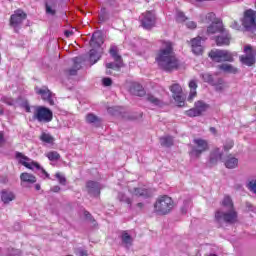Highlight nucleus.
<instances>
[{
    "mask_svg": "<svg viewBox=\"0 0 256 256\" xmlns=\"http://www.w3.org/2000/svg\"><path fill=\"white\" fill-rule=\"evenodd\" d=\"M20 181L33 185V183H37V177L31 173L23 172L20 175Z\"/></svg>",
    "mask_w": 256,
    "mask_h": 256,
    "instance_id": "nucleus-28",
    "label": "nucleus"
},
{
    "mask_svg": "<svg viewBox=\"0 0 256 256\" xmlns=\"http://www.w3.org/2000/svg\"><path fill=\"white\" fill-rule=\"evenodd\" d=\"M34 121H38V123H51L53 121V111L45 106H33Z\"/></svg>",
    "mask_w": 256,
    "mask_h": 256,
    "instance_id": "nucleus-4",
    "label": "nucleus"
},
{
    "mask_svg": "<svg viewBox=\"0 0 256 256\" xmlns=\"http://www.w3.org/2000/svg\"><path fill=\"white\" fill-rule=\"evenodd\" d=\"M215 41L218 47L228 46L231 44V34H229V31L225 29L218 36H216Z\"/></svg>",
    "mask_w": 256,
    "mask_h": 256,
    "instance_id": "nucleus-16",
    "label": "nucleus"
},
{
    "mask_svg": "<svg viewBox=\"0 0 256 256\" xmlns=\"http://www.w3.org/2000/svg\"><path fill=\"white\" fill-rule=\"evenodd\" d=\"M223 207H227L228 210H235V207L233 206V200L229 196H225L222 201Z\"/></svg>",
    "mask_w": 256,
    "mask_h": 256,
    "instance_id": "nucleus-37",
    "label": "nucleus"
},
{
    "mask_svg": "<svg viewBox=\"0 0 256 256\" xmlns=\"http://www.w3.org/2000/svg\"><path fill=\"white\" fill-rule=\"evenodd\" d=\"M1 101H2L3 103H5L6 105H10V106L15 105V100H13V98L2 97V98H1Z\"/></svg>",
    "mask_w": 256,
    "mask_h": 256,
    "instance_id": "nucleus-46",
    "label": "nucleus"
},
{
    "mask_svg": "<svg viewBox=\"0 0 256 256\" xmlns=\"http://www.w3.org/2000/svg\"><path fill=\"white\" fill-rule=\"evenodd\" d=\"M202 79L203 81H205V83H209L210 85H212L213 83V80L215 78H213V75L209 74V73H206V74H203L202 75Z\"/></svg>",
    "mask_w": 256,
    "mask_h": 256,
    "instance_id": "nucleus-41",
    "label": "nucleus"
},
{
    "mask_svg": "<svg viewBox=\"0 0 256 256\" xmlns=\"http://www.w3.org/2000/svg\"><path fill=\"white\" fill-rule=\"evenodd\" d=\"M120 238L126 249H129L133 245V237L127 231H122Z\"/></svg>",
    "mask_w": 256,
    "mask_h": 256,
    "instance_id": "nucleus-29",
    "label": "nucleus"
},
{
    "mask_svg": "<svg viewBox=\"0 0 256 256\" xmlns=\"http://www.w3.org/2000/svg\"><path fill=\"white\" fill-rule=\"evenodd\" d=\"M86 121L87 123H100L101 119H99V117H97L95 114L89 113L86 116Z\"/></svg>",
    "mask_w": 256,
    "mask_h": 256,
    "instance_id": "nucleus-40",
    "label": "nucleus"
},
{
    "mask_svg": "<svg viewBox=\"0 0 256 256\" xmlns=\"http://www.w3.org/2000/svg\"><path fill=\"white\" fill-rule=\"evenodd\" d=\"M117 199L118 201H120V203H126V205H128L129 209H131V207H133V200L127 196L125 193L123 192H119L117 195Z\"/></svg>",
    "mask_w": 256,
    "mask_h": 256,
    "instance_id": "nucleus-30",
    "label": "nucleus"
},
{
    "mask_svg": "<svg viewBox=\"0 0 256 256\" xmlns=\"http://www.w3.org/2000/svg\"><path fill=\"white\" fill-rule=\"evenodd\" d=\"M194 146H192V150L190 151V155L194 157H201L205 151H209V142L205 139L196 138L193 140Z\"/></svg>",
    "mask_w": 256,
    "mask_h": 256,
    "instance_id": "nucleus-9",
    "label": "nucleus"
},
{
    "mask_svg": "<svg viewBox=\"0 0 256 256\" xmlns=\"http://www.w3.org/2000/svg\"><path fill=\"white\" fill-rule=\"evenodd\" d=\"M224 83L225 81H223V78H214L211 85L215 87L216 85H223Z\"/></svg>",
    "mask_w": 256,
    "mask_h": 256,
    "instance_id": "nucleus-51",
    "label": "nucleus"
},
{
    "mask_svg": "<svg viewBox=\"0 0 256 256\" xmlns=\"http://www.w3.org/2000/svg\"><path fill=\"white\" fill-rule=\"evenodd\" d=\"M189 207H191V201L189 199L184 200L183 206L181 207L182 213H187Z\"/></svg>",
    "mask_w": 256,
    "mask_h": 256,
    "instance_id": "nucleus-44",
    "label": "nucleus"
},
{
    "mask_svg": "<svg viewBox=\"0 0 256 256\" xmlns=\"http://www.w3.org/2000/svg\"><path fill=\"white\" fill-rule=\"evenodd\" d=\"M102 83L104 87H111V85H113V80L111 78H103Z\"/></svg>",
    "mask_w": 256,
    "mask_h": 256,
    "instance_id": "nucleus-50",
    "label": "nucleus"
},
{
    "mask_svg": "<svg viewBox=\"0 0 256 256\" xmlns=\"http://www.w3.org/2000/svg\"><path fill=\"white\" fill-rule=\"evenodd\" d=\"M86 189L88 195L92 197H99V195H101V184H99V182L88 181L86 183Z\"/></svg>",
    "mask_w": 256,
    "mask_h": 256,
    "instance_id": "nucleus-17",
    "label": "nucleus"
},
{
    "mask_svg": "<svg viewBox=\"0 0 256 256\" xmlns=\"http://www.w3.org/2000/svg\"><path fill=\"white\" fill-rule=\"evenodd\" d=\"M109 53L115 62L106 63V69L119 71L123 67V58L119 55V48L116 45H112Z\"/></svg>",
    "mask_w": 256,
    "mask_h": 256,
    "instance_id": "nucleus-7",
    "label": "nucleus"
},
{
    "mask_svg": "<svg viewBox=\"0 0 256 256\" xmlns=\"http://www.w3.org/2000/svg\"><path fill=\"white\" fill-rule=\"evenodd\" d=\"M209 109V104L205 103L203 100H198L195 102L194 107L186 111L187 117H200L205 111Z\"/></svg>",
    "mask_w": 256,
    "mask_h": 256,
    "instance_id": "nucleus-11",
    "label": "nucleus"
},
{
    "mask_svg": "<svg viewBox=\"0 0 256 256\" xmlns=\"http://www.w3.org/2000/svg\"><path fill=\"white\" fill-rule=\"evenodd\" d=\"M171 209H173V199L167 195L160 196L154 204V211L159 215H167L171 213Z\"/></svg>",
    "mask_w": 256,
    "mask_h": 256,
    "instance_id": "nucleus-3",
    "label": "nucleus"
},
{
    "mask_svg": "<svg viewBox=\"0 0 256 256\" xmlns=\"http://www.w3.org/2000/svg\"><path fill=\"white\" fill-rule=\"evenodd\" d=\"M217 68L220 70V71H223L224 73H232L235 75V73L238 72L237 68H235L233 65L231 64H220L217 66Z\"/></svg>",
    "mask_w": 256,
    "mask_h": 256,
    "instance_id": "nucleus-31",
    "label": "nucleus"
},
{
    "mask_svg": "<svg viewBox=\"0 0 256 256\" xmlns=\"http://www.w3.org/2000/svg\"><path fill=\"white\" fill-rule=\"evenodd\" d=\"M188 29H196L197 28V23L191 21L187 23Z\"/></svg>",
    "mask_w": 256,
    "mask_h": 256,
    "instance_id": "nucleus-54",
    "label": "nucleus"
},
{
    "mask_svg": "<svg viewBox=\"0 0 256 256\" xmlns=\"http://www.w3.org/2000/svg\"><path fill=\"white\" fill-rule=\"evenodd\" d=\"M237 211L228 210L227 212H223L221 210H217L215 213V221L216 223H227L228 225H235L238 219Z\"/></svg>",
    "mask_w": 256,
    "mask_h": 256,
    "instance_id": "nucleus-5",
    "label": "nucleus"
},
{
    "mask_svg": "<svg viewBox=\"0 0 256 256\" xmlns=\"http://www.w3.org/2000/svg\"><path fill=\"white\" fill-rule=\"evenodd\" d=\"M102 44L103 36L101 35V32H95L90 40V47H93V49H95L97 47H101Z\"/></svg>",
    "mask_w": 256,
    "mask_h": 256,
    "instance_id": "nucleus-24",
    "label": "nucleus"
},
{
    "mask_svg": "<svg viewBox=\"0 0 256 256\" xmlns=\"http://www.w3.org/2000/svg\"><path fill=\"white\" fill-rule=\"evenodd\" d=\"M233 145H235V142H233V140H227L224 144V151H229L230 149H233Z\"/></svg>",
    "mask_w": 256,
    "mask_h": 256,
    "instance_id": "nucleus-47",
    "label": "nucleus"
},
{
    "mask_svg": "<svg viewBox=\"0 0 256 256\" xmlns=\"http://www.w3.org/2000/svg\"><path fill=\"white\" fill-rule=\"evenodd\" d=\"M248 189H249L250 191H252V193H255V194H256V183L253 182V181H250V182L248 183Z\"/></svg>",
    "mask_w": 256,
    "mask_h": 256,
    "instance_id": "nucleus-53",
    "label": "nucleus"
},
{
    "mask_svg": "<svg viewBox=\"0 0 256 256\" xmlns=\"http://www.w3.org/2000/svg\"><path fill=\"white\" fill-rule=\"evenodd\" d=\"M191 47L195 55H201L203 53V46L201 45V37H196L192 39Z\"/></svg>",
    "mask_w": 256,
    "mask_h": 256,
    "instance_id": "nucleus-21",
    "label": "nucleus"
},
{
    "mask_svg": "<svg viewBox=\"0 0 256 256\" xmlns=\"http://www.w3.org/2000/svg\"><path fill=\"white\" fill-rule=\"evenodd\" d=\"M79 69H81V61H79V58H74V65L72 68L65 70V73L66 75L73 77L77 75V71H79Z\"/></svg>",
    "mask_w": 256,
    "mask_h": 256,
    "instance_id": "nucleus-27",
    "label": "nucleus"
},
{
    "mask_svg": "<svg viewBox=\"0 0 256 256\" xmlns=\"http://www.w3.org/2000/svg\"><path fill=\"white\" fill-rule=\"evenodd\" d=\"M46 15H51V17H55L57 15V1L49 0L45 3Z\"/></svg>",
    "mask_w": 256,
    "mask_h": 256,
    "instance_id": "nucleus-22",
    "label": "nucleus"
},
{
    "mask_svg": "<svg viewBox=\"0 0 256 256\" xmlns=\"http://www.w3.org/2000/svg\"><path fill=\"white\" fill-rule=\"evenodd\" d=\"M237 55V53L235 52H231L229 50H211L209 53V57L210 59H212V61H214L215 63H233V61H235V56Z\"/></svg>",
    "mask_w": 256,
    "mask_h": 256,
    "instance_id": "nucleus-2",
    "label": "nucleus"
},
{
    "mask_svg": "<svg viewBox=\"0 0 256 256\" xmlns=\"http://www.w3.org/2000/svg\"><path fill=\"white\" fill-rule=\"evenodd\" d=\"M231 27L232 29H236V31H239V29H241V26L236 21L232 22Z\"/></svg>",
    "mask_w": 256,
    "mask_h": 256,
    "instance_id": "nucleus-55",
    "label": "nucleus"
},
{
    "mask_svg": "<svg viewBox=\"0 0 256 256\" xmlns=\"http://www.w3.org/2000/svg\"><path fill=\"white\" fill-rule=\"evenodd\" d=\"M246 207L249 209V211H253V205L251 203L247 202Z\"/></svg>",
    "mask_w": 256,
    "mask_h": 256,
    "instance_id": "nucleus-61",
    "label": "nucleus"
},
{
    "mask_svg": "<svg viewBox=\"0 0 256 256\" xmlns=\"http://www.w3.org/2000/svg\"><path fill=\"white\" fill-rule=\"evenodd\" d=\"M23 109H25L26 113H31V106L29 105V101H24L22 103Z\"/></svg>",
    "mask_w": 256,
    "mask_h": 256,
    "instance_id": "nucleus-52",
    "label": "nucleus"
},
{
    "mask_svg": "<svg viewBox=\"0 0 256 256\" xmlns=\"http://www.w3.org/2000/svg\"><path fill=\"white\" fill-rule=\"evenodd\" d=\"M207 21H210V23H217L215 13L211 12L206 15Z\"/></svg>",
    "mask_w": 256,
    "mask_h": 256,
    "instance_id": "nucleus-48",
    "label": "nucleus"
},
{
    "mask_svg": "<svg viewBox=\"0 0 256 256\" xmlns=\"http://www.w3.org/2000/svg\"><path fill=\"white\" fill-rule=\"evenodd\" d=\"M215 87L216 91H223V89H225V83L224 84H218Z\"/></svg>",
    "mask_w": 256,
    "mask_h": 256,
    "instance_id": "nucleus-56",
    "label": "nucleus"
},
{
    "mask_svg": "<svg viewBox=\"0 0 256 256\" xmlns=\"http://www.w3.org/2000/svg\"><path fill=\"white\" fill-rule=\"evenodd\" d=\"M140 23L143 29H147L149 31L155 27L157 23V17L153 11H146L140 16Z\"/></svg>",
    "mask_w": 256,
    "mask_h": 256,
    "instance_id": "nucleus-10",
    "label": "nucleus"
},
{
    "mask_svg": "<svg viewBox=\"0 0 256 256\" xmlns=\"http://www.w3.org/2000/svg\"><path fill=\"white\" fill-rule=\"evenodd\" d=\"M8 255L9 256H21V250L15 249V248H10V249H8Z\"/></svg>",
    "mask_w": 256,
    "mask_h": 256,
    "instance_id": "nucleus-45",
    "label": "nucleus"
},
{
    "mask_svg": "<svg viewBox=\"0 0 256 256\" xmlns=\"http://www.w3.org/2000/svg\"><path fill=\"white\" fill-rule=\"evenodd\" d=\"M145 101L153 105V107H163V100L157 98L155 95L148 93L144 94Z\"/></svg>",
    "mask_w": 256,
    "mask_h": 256,
    "instance_id": "nucleus-23",
    "label": "nucleus"
},
{
    "mask_svg": "<svg viewBox=\"0 0 256 256\" xmlns=\"http://www.w3.org/2000/svg\"><path fill=\"white\" fill-rule=\"evenodd\" d=\"M124 119H127L128 121H135L137 119V117L134 114L131 113H125L123 115Z\"/></svg>",
    "mask_w": 256,
    "mask_h": 256,
    "instance_id": "nucleus-49",
    "label": "nucleus"
},
{
    "mask_svg": "<svg viewBox=\"0 0 256 256\" xmlns=\"http://www.w3.org/2000/svg\"><path fill=\"white\" fill-rule=\"evenodd\" d=\"M156 62L158 66L166 71L171 73V71H177L180 67L179 59L175 56V51L173 50V43L164 42V48L160 49L157 56Z\"/></svg>",
    "mask_w": 256,
    "mask_h": 256,
    "instance_id": "nucleus-1",
    "label": "nucleus"
},
{
    "mask_svg": "<svg viewBox=\"0 0 256 256\" xmlns=\"http://www.w3.org/2000/svg\"><path fill=\"white\" fill-rule=\"evenodd\" d=\"M46 157L49 159V161H59V159H61V155L58 154L57 151L48 152Z\"/></svg>",
    "mask_w": 256,
    "mask_h": 256,
    "instance_id": "nucleus-38",
    "label": "nucleus"
},
{
    "mask_svg": "<svg viewBox=\"0 0 256 256\" xmlns=\"http://www.w3.org/2000/svg\"><path fill=\"white\" fill-rule=\"evenodd\" d=\"M51 191H53V193H59L61 191V187L59 186H53L51 188Z\"/></svg>",
    "mask_w": 256,
    "mask_h": 256,
    "instance_id": "nucleus-57",
    "label": "nucleus"
},
{
    "mask_svg": "<svg viewBox=\"0 0 256 256\" xmlns=\"http://www.w3.org/2000/svg\"><path fill=\"white\" fill-rule=\"evenodd\" d=\"M190 94L188 96V101H193L195 97H197V82L195 80H191L189 82Z\"/></svg>",
    "mask_w": 256,
    "mask_h": 256,
    "instance_id": "nucleus-32",
    "label": "nucleus"
},
{
    "mask_svg": "<svg viewBox=\"0 0 256 256\" xmlns=\"http://www.w3.org/2000/svg\"><path fill=\"white\" fill-rule=\"evenodd\" d=\"M108 113H111V115H115V108L113 107L108 108Z\"/></svg>",
    "mask_w": 256,
    "mask_h": 256,
    "instance_id": "nucleus-60",
    "label": "nucleus"
},
{
    "mask_svg": "<svg viewBox=\"0 0 256 256\" xmlns=\"http://www.w3.org/2000/svg\"><path fill=\"white\" fill-rule=\"evenodd\" d=\"M131 193L136 197H142L143 199H149V197H151V190L146 188H134Z\"/></svg>",
    "mask_w": 256,
    "mask_h": 256,
    "instance_id": "nucleus-26",
    "label": "nucleus"
},
{
    "mask_svg": "<svg viewBox=\"0 0 256 256\" xmlns=\"http://www.w3.org/2000/svg\"><path fill=\"white\" fill-rule=\"evenodd\" d=\"M40 140H42L43 143H53L55 141V139L53 138V136H51V134H47L45 132L41 134Z\"/></svg>",
    "mask_w": 256,
    "mask_h": 256,
    "instance_id": "nucleus-39",
    "label": "nucleus"
},
{
    "mask_svg": "<svg viewBox=\"0 0 256 256\" xmlns=\"http://www.w3.org/2000/svg\"><path fill=\"white\" fill-rule=\"evenodd\" d=\"M244 52L246 55L240 57L241 63L243 65H247L248 67L255 65V55L253 54V48H251V46H245Z\"/></svg>",
    "mask_w": 256,
    "mask_h": 256,
    "instance_id": "nucleus-14",
    "label": "nucleus"
},
{
    "mask_svg": "<svg viewBox=\"0 0 256 256\" xmlns=\"http://www.w3.org/2000/svg\"><path fill=\"white\" fill-rule=\"evenodd\" d=\"M239 165V159L233 157V156H228L226 161H225V167L227 169H235Z\"/></svg>",
    "mask_w": 256,
    "mask_h": 256,
    "instance_id": "nucleus-33",
    "label": "nucleus"
},
{
    "mask_svg": "<svg viewBox=\"0 0 256 256\" xmlns=\"http://www.w3.org/2000/svg\"><path fill=\"white\" fill-rule=\"evenodd\" d=\"M210 132L213 133V135H217V129L215 127H210Z\"/></svg>",
    "mask_w": 256,
    "mask_h": 256,
    "instance_id": "nucleus-62",
    "label": "nucleus"
},
{
    "mask_svg": "<svg viewBox=\"0 0 256 256\" xmlns=\"http://www.w3.org/2000/svg\"><path fill=\"white\" fill-rule=\"evenodd\" d=\"M79 255H80V256H88L89 254L87 253L86 250H80V251H79Z\"/></svg>",
    "mask_w": 256,
    "mask_h": 256,
    "instance_id": "nucleus-59",
    "label": "nucleus"
},
{
    "mask_svg": "<svg viewBox=\"0 0 256 256\" xmlns=\"http://www.w3.org/2000/svg\"><path fill=\"white\" fill-rule=\"evenodd\" d=\"M137 207H138L139 209H143L144 204H143V203H141V202H139V203L137 204Z\"/></svg>",
    "mask_w": 256,
    "mask_h": 256,
    "instance_id": "nucleus-63",
    "label": "nucleus"
},
{
    "mask_svg": "<svg viewBox=\"0 0 256 256\" xmlns=\"http://www.w3.org/2000/svg\"><path fill=\"white\" fill-rule=\"evenodd\" d=\"M89 57H90V63H92V65H95V63H97V61H99V59H101V54H99V52H97V50L91 49Z\"/></svg>",
    "mask_w": 256,
    "mask_h": 256,
    "instance_id": "nucleus-35",
    "label": "nucleus"
},
{
    "mask_svg": "<svg viewBox=\"0 0 256 256\" xmlns=\"http://www.w3.org/2000/svg\"><path fill=\"white\" fill-rule=\"evenodd\" d=\"M109 21V12H107V9L102 8L99 13V23H105Z\"/></svg>",
    "mask_w": 256,
    "mask_h": 256,
    "instance_id": "nucleus-36",
    "label": "nucleus"
},
{
    "mask_svg": "<svg viewBox=\"0 0 256 256\" xmlns=\"http://www.w3.org/2000/svg\"><path fill=\"white\" fill-rule=\"evenodd\" d=\"M170 91L173 93V99L177 103L178 107H183L185 105V98H183V89L179 84H173L170 86Z\"/></svg>",
    "mask_w": 256,
    "mask_h": 256,
    "instance_id": "nucleus-13",
    "label": "nucleus"
},
{
    "mask_svg": "<svg viewBox=\"0 0 256 256\" xmlns=\"http://www.w3.org/2000/svg\"><path fill=\"white\" fill-rule=\"evenodd\" d=\"M2 143H5V134L0 131V145H1Z\"/></svg>",
    "mask_w": 256,
    "mask_h": 256,
    "instance_id": "nucleus-58",
    "label": "nucleus"
},
{
    "mask_svg": "<svg viewBox=\"0 0 256 256\" xmlns=\"http://www.w3.org/2000/svg\"><path fill=\"white\" fill-rule=\"evenodd\" d=\"M173 136L160 137V145L162 147H173Z\"/></svg>",
    "mask_w": 256,
    "mask_h": 256,
    "instance_id": "nucleus-34",
    "label": "nucleus"
},
{
    "mask_svg": "<svg viewBox=\"0 0 256 256\" xmlns=\"http://www.w3.org/2000/svg\"><path fill=\"white\" fill-rule=\"evenodd\" d=\"M85 216L87 217V219H90V220H91V213L85 212Z\"/></svg>",
    "mask_w": 256,
    "mask_h": 256,
    "instance_id": "nucleus-64",
    "label": "nucleus"
},
{
    "mask_svg": "<svg viewBox=\"0 0 256 256\" xmlns=\"http://www.w3.org/2000/svg\"><path fill=\"white\" fill-rule=\"evenodd\" d=\"M27 19V14L23 10H16L14 14L10 17V27L14 29L15 33H19L21 27H23V22Z\"/></svg>",
    "mask_w": 256,
    "mask_h": 256,
    "instance_id": "nucleus-8",
    "label": "nucleus"
},
{
    "mask_svg": "<svg viewBox=\"0 0 256 256\" xmlns=\"http://www.w3.org/2000/svg\"><path fill=\"white\" fill-rule=\"evenodd\" d=\"M224 31H225V27L223 26V22L221 20L212 22L211 25H209L207 28L208 35H215L217 33L221 34Z\"/></svg>",
    "mask_w": 256,
    "mask_h": 256,
    "instance_id": "nucleus-18",
    "label": "nucleus"
},
{
    "mask_svg": "<svg viewBox=\"0 0 256 256\" xmlns=\"http://www.w3.org/2000/svg\"><path fill=\"white\" fill-rule=\"evenodd\" d=\"M37 95H41L43 101H47L49 105H55V101L53 100V92L49 90L46 86L42 88H35Z\"/></svg>",
    "mask_w": 256,
    "mask_h": 256,
    "instance_id": "nucleus-15",
    "label": "nucleus"
},
{
    "mask_svg": "<svg viewBox=\"0 0 256 256\" xmlns=\"http://www.w3.org/2000/svg\"><path fill=\"white\" fill-rule=\"evenodd\" d=\"M55 177L58 179L60 185H66L67 184V178L65 176L61 175V173H56Z\"/></svg>",
    "mask_w": 256,
    "mask_h": 256,
    "instance_id": "nucleus-43",
    "label": "nucleus"
},
{
    "mask_svg": "<svg viewBox=\"0 0 256 256\" xmlns=\"http://www.w3.org/2000/svg\"><path fill=\"white\" fill-rule=\"evenodd\" d=\"M1 201L4 203V205H9L11 201H15V194L9 190H2Z\"/></svg>",
    "mask_w": 256,
    "mask_h": 256,
    "instance_id": "nucleus-25",
    "label": "nucleus"
},
{
    "mask_svg": "<svg viewBox=\"0 0 256 256\" xmlns=\"http://www.w3.org/2000/svg\"><path fill=\"white\" fill-rule=\"evenodd\" d=\"M242 25L248 31H255L256 30V11L247 10L244 14Z\"/></svg>",
    "mask_w": 256,
    "mask_h": 256,
    "instance_id": "nucleus-12",
    "label": "nucleus"
},
{
    "mask_svg": "<svg viewBox=\"0 0 256 256\" xmlns=\"http://www.w3.org/2000/svg\"><path fill=\"white\" fill-rule=\"evenodd\" d=\"M129 91L132 95H136L137 97L145 96V89L139 83H132Z\"/></svg>",
    "mask_w": 256,
    "mask_h": 256,
    "instance_id": "nucleus-20",
    "label": "nucleus"
},
{
    "mask_svg": "<svg viewBox=\"0 0 256 256\" xmlns=\"http://www.w3.org/2000/svg\"><path fill=\"white\" fill-rule=\"evenodd\" d=\"M223 159V151H221V148H214L210 152V158H209V165L210 167H213L219 163Z\"/></svg>",
    "mask_w": 256,
    "mask_h": 256,
    "instance_id": "nucleus-19",
    "label": "nucleus"
},
{
    "mask_svg": "<svg viewBox=\"0 0 256 256\" xmlns=\"http://www.w3.org/2000/svg\"><path fill=\"white\" fill-rule=\"evenodd\" d=\"M176 20L178 21V23H183L187 21V17L185 16V13L179 11L176 14Z\"/></svg>",
    "mask_w": 256,
    "mask_h": 256,
    "instance_id": "nucleus-42",
    "label": "nucleus"
},
{
    "mask_svg": "<svg viewBox=\"0 0 256 256\" xmlns=\"http://www.w3.org/2000/svg\"><path fill=\"white\" fill-rule=\"evenodd\" d=\"M15 157L16 159H19L20 165H23L24 167H26V169H31V170L37 169L38 171H41V173L49 179V173H47V171H45V169H43V167H41L39 163L35 161H32L31 163L27 162V161H31V159L25 156L21 152H16Z\"/></svg>",
    "mask_w": 256,
    "mask_h": 256,
    "instance_id": "nucleus-6",
    "label": "nucleus"
}]
</instances>
